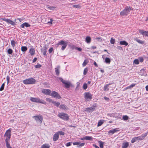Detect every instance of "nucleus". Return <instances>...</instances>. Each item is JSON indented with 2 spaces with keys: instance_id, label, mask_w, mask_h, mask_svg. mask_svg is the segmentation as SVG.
I'll list each match as a JSON object with an SVG mask.
<instances>
[{
  "instance_id": "nucleus-10",
  "label": "nucleus",
  "mask_w": 148,
  "mask_h": 148,
  "mask_svg": "<svg viewBox=\"0 0 148 148\" xmlns=\"http://www.w3.org/2000/svg\"><path fill=\"white\" fill-rule=\"evenodd\" d=\"M2 19L3 21L6 22L7 23H9L12 25L14 26L16 25V23L15 22L12 21L10 19H6L4 18H2Z\"/></svg>"
},
{
  "instance_id": "nucleus-11",
  "label": "nucleus",
  "mask_w": 148,
  "mask_h": 148,
  "mask_svg": "<svg viewBox=\"0 0 148 148\" xmlns=\"http://www.w3.org/2000/svg\"><path fill=\"white\" fill-rule=\"evenodd\" d=\"M51 96H53L54 97L60 99L61 97L59 94L57 92L53 91H52L51 93Z\"/></svg>"
},
{
  "instance_id": "nucleus-15",
  "label": "nucleus",
  "mask_w": 148,
  "mask_h": 148,
  "mask_svg": "<svg viewBox=\"0 0 148 148\" xmlns=\"http://www.w3.org/2000/svg\"><path fill=\"white\" fill-rule=\"evenodd\" d=\"M139 32L143 36H148V31H144L143 30H139Z\"/></svg>"
},
{
  "instance_id": "nucleus-23",
  "label": "nucleus",
  "mask_w": 148,
  "mask_h": 148,
  "mask_svg": "<svg viewBox=\"0 0 148 148\" xmlns=\"http://www.w3.org/2000/svg\"><path fill=\"white\" fill-rule=\"evenodd\" d=\"M120 44L121 45H125V46H127L128 45V43L125 40L121 41L120 42Z\"/></svg>"
},
{
  "instance_id": "nucleus-52",
  "label": "nucleus",
  "mask_w": 148,
  "mask_h": 148,
  "mask_svg": "<svg viewBox=\"0 0 148 148\" xmlns=\"http://www.w3.org/2000/svg\"><path fill=\"white\" fill-rule=\"evenodd\" d=\"M35 66L36 68H39L41 67V65L40 64H37V65H35Z\"/></svg>"
},
{
  "instance_id": "nucleus-14",
  "label": "nucleus",
  "mask_w": 148,
  "mask_h": 148,
  "mask_svg": "<svg viewBox=\"0 0 148 148\" xmlns=\"http://www.w3.org/2000/svg\"><path fill=\"white\" fill-rule=\"evenodd\" d=\"M60 66L59 65L55 69V72H56V74L57 76H58L59 75L60 73Z\"/></svg>"
},
{
  "instance_id": "nucleus-61",
  "label": "nucleus",
  "mask_w": 148,
  "mask_h": 148,
  "mask_svg": "<svg viewBox=\"0 0 148 148\" xmlns=\"http://www.w3.org/2000/svg\"><path fill=\"white\" fill-rule=\"evenodd\" d=\"M93 64H94V65L96 67H98V65L97 64V63H96V62L95 61H94V62L93 63Z\"/></svg>"
},
{
  "instance_id": "nucleus-38",
  "label": "nucleus",
  "mask_w": 148,
  "mask_h": 148,
  "mask_svg": "<svg viewBox=\"0 0 148 148\" xmlns=\"http://www.w3.org/2000/svg\"><path fill=\"white\" fill-rule=\"evenodd\" d=\"M4 86H5V83H3L2 84L1 86V87L0 88V91H2L4 89Z\"/></svg>"
},
{
  "instance_id": "nucleus-30",
  "label": "nucleus",
  "mask_w": 148,
  "mask_h": 148,
  "mask_svg": "<svg viewBox=\"0 0 148 148\" xmlns=\"http://www.w3.org/2000/svg\"><path fill=\"white\" fill-rule=\"evenodd\" d=\"M42 52L43 54L45 56V57L47 56L46 55L47 51L46 49H43L42 51Z\"/></svg>"
},
{
  "instance_id": "nucleus-50",
  "label": "nucleus",
  "mask_w": 148,
  "mask_h": 148,
  "mask_svg": "<svg viewBox=\"0 0 148 148\" xmlns=\"http://www.w3.org/2000/svg\"><path fill=\"white\" fill-rule=\"evenodd\" d=\"M46 100L47 101H49V102H51L52 103V101H52V99L49 98H47L46 99Z\"/></svg>"
},
{
  "instance_id": "nucleus-16",
  "label": "nucleus",
  "mask_w": 148,
  "mask_h": 148,
  "mask_svg": "<svg viewBox=\"0 0 148 148\" xmlns=\"http://www.w3.org/2000/svg\"><path fill=\"white\" fill-rule=\"evenodd\" d=\"M65 85V87L66 88H69L71 86V83L69 82L65 81L63 83Z\"/></svg>"
},
{
  "instance_id": "nucleus-13",
  "label": "nucleus",
  "mask_w": 148,
  "mask_h": 148,
  "mask_svg": "<svg viewBox=\"0 0 148 148\" xmlns=\"http://www.w3.org/2000/svg\"><path fill=\"white\" fill-rule=\"evenodd\" d=\"M119 130L117 129V128L112 129L111 130H109L108 132L109 134H112L114 133L119 131Z\"/></svg>"
},
{
  "instance_id": "nucleus-44",
  "label": "nucleus",
  "mask_w": 148,
  "mask_h": 148,
  "mask_svg": "<svg viewBox=\"0 0 148 148\" xmlns=\"http://www.w3.org/2000/svg\"><path fill=\"white\" fill-rule=\"evenodd\" d=\"M135 84H131L130 86H128L127 88H133V87H134L135 86Z\"/></svg>"
},
{
  "instance_id": "nucleus-31",
  "label": "nucleus",
  "mask_w": 148,
  "mask_h": 148,
  "mask_svg": "<svg viewBox=\"0 0 148 148\" xmlns=\"http://www.w3.org/2000/svg\"><path fill=\"white\" fill-rule=\"evenodd\" d=\"M27 50V48L25 46H22L21 47V50L22 51H25Z\"/></svg>"
},
{
  "instance_id": "nucleus-5",
  "label": "nucleus",
  "mask_w": 148,
  "mask_h": 148,
  "mask_svg": "<svg viewBox=\"0 0 148 148\" xmlns=\"http://www.w3.org/2000/svg\"><path fill=\"white\" fill-rule=\"evenodd\" d=\"M58 116L64 120H68L69 119L68 114L63 112L59 113Z\"/></svg>"
},
{
  "instance_id": "nucleus-57",
  "label": "nucleus",
  "mask_w": 148,
  "mask_h": 148,
  "mask_svg": "<svg viewBox=\"0 0 148 148\" xmlns=\"http://www.w3.org/2000/svg\"><path fill=\"white\" fill-rule=\"evenodd\" d=\"M53 50V48L51 47L49 49V53H51Z\"/></svg>"
},
{
  "instance_id": "nucleus-3",
  "label": "nucleus",
  "mask_w": 148,
  "mask_h": 148,
  "mask_svg": "<svg viewBox=\"0 0 148 148\" xmlns=\"http://www.w3.org/2000/svg\"><path fill=\"white\" fill-rule=\"evenodd\" d=\"M36 82V80L35 79L32 78H30L24 80L23 82L26 84H33L35 83Z\"/></svg>"
},
{
  "instance_id": "nucleus-6",
  "label": "nucleus",
  "mask_w": 148,
  "mask_h": 148,
  "mask_svg": "<svg viewBox=\"0 0 148 148\" xmlns=\"http://www.w3.org/2000/svg\"><path fill=\"white\" fill-rule=\"evenodd\" d=\"M11 131L10 130H8L5 133L4 135L5 136H6V138L5 139V141L6 143V141H7V143H8V140L10 139L11 137L10 134Z\"/></svg>"
},
{
  "instance_id": "nucleus-51",
  "label": "nucleus",
  "mask_w": 148,
  "mask_h": 148,
  "mask_svg": "<svg viewBox=\"0 0 148 148\" xmlns=\"http://www.w3.org/2000/svg\"><path fill=\"white\" fill-rule=\"evenodd\" d=\"M79 143H80V142H77L73 143V144L74 145H78V144H79Z\"/></svg>"
},
{
  "instance_id": "nucleus-4",
  "label": "nucleus",
  "mask_w": 148,
  "mask_h": 148,
  "mask_svg": "<svg viewBox=\"0 0 148 148\" xmlns=\"http://www.w3.org/2000/svg\"><path fill=\"white\" fill-rule=\"evenodd\" d=\"M30 100L33 102L40 103L44 104H45L46 103L45 101L41 100L39 98L31 97Z\"/></svg>"
},
{
  "instance_id": "nucleus-59",
  "label": "nucleus",
  "mask_w": 148,
  "mask_h": 148,
  "mask_svg": "<svg viewBox=\"0 0 148 148\" xmlns=\"http://www.w3.org/2000/svg\"><path fill=\"white\" fill-rule=\"evenodd\" d=\"M77 86L76 87V89L77 90V89H78L79 88H78V87H79V82H77Z\"/></svg>"
},
{
  "instance_id": "nucleus-37",
  "label": "nucleus",
  "mask_w": 148,
  "mask_h": 148,
  "mask_svg": "<svg viewBox=\"0 0 148 148\" xmlns=\"http://www.w3.org/2000/svg\"><path fill=\"white\" fill-rule=\"evenodd\" d=\"M115 40L113 38H111L110 40V43L112 44H114V43Z\"/></svg>"
},
{
  "instance_id": "nucleus-63",
  "label": "nucleus",
  "mask_w": 148,
  "mask_h": 148,
  "mask_svg": "<svg viewBox=\"0 0 148 148\" xmlns=\"http://www.w3.org/2000/svg\"><path fill=\"white\" fill-rule=\"evenodd\" d=\"M93 146L95 147L96 148H99L98 146L96 145L95 144H93Z\"/></svg>"
},
{
  "instance_id": "nucleus-24",
  "label": "nucleus",
  "mask_w": 148,
  "mask_h": 148,
  "mask_svg": "<svg viewBox=\"0 0 148 148\" xmlns=\"http://www.w3.org/2000/svg\"><path fill=\"white\" fill-rule=\"evenodd\" d=\"M129 146V143L128 142L123 143L122 145V148H127Z\"/></svg>"
},
{
  "instance_id": "nucleus-43",
  "label": "nucleus",
  "mask_w": 148,
  "mask_h": 148,
  "mask_svg": "<svg viewBox=\"0 0 148 148\" xmlns=\"http://www.w3.org/2000/svg\"><path fill=\"white\" fill-rule=\"evenodd\" d=\"M123 119L124 120H127L128 119V117L127 115L123 116Z\"/></svg>"
},
{
  "instance_id": "nucleus-54",
  "label": "nucleus",
  "mask_w": 148,
  "mask_h": 148,
  "mask_svg": "<svg viewBox=\"0 0 148 148\" xmlns=\"http://www.w3.org/2000/svg\"><path fill=\"white\" fill-rule=\"evenodd\" d=\"M48 8L49 9H50V10H53L55 8V7H53V6H50L48 7Z\"/></svg>"
},
{
  "instance_id": "nucleus-46",
  "label": "nucleus",
  "mask_w": 148,
  "mask_h": 148,
  "mask_svg": "<svg viewBox=\"0 0 148 148\" xmlns=\"http://www.w3.org/2000/svg\"><path fill=\"white\" fill-rule=\"evenodd\" d=\"M57 133H58L59 135L60 134L61 135H64V133L62 131H59Z\"/></svg>"
},
{
  "instance_id": "nucleus-56",
  "label": "nucleus",
  "mask_w": 148,
  "mask_h": 148,
  "mask_svg": "<svg viewBox=\"0 0 148 148\" xmlns=\"http://www.w3.org/2000/svg\"><path fill=\"white\" fill-rule=\"evenodd\" d=\"M6 79L7 80V84H8L9 82V80H10V77L9 76H7L6 77Z\"/></svg>"
},
{
  "instance_id": "nucleus-22",
  "label": "nucleus",
  "mask_w": 148,
  "mask_h": 148,
  "mask_svg": "<svg viewBox=\"0 0 148 148\" xmlns=\"http://www.w3.org/2000/svg\"><path fill=\"white\" fill-rule=\"evenodd\" d=\"M112 84V83H110L108 84H107L104 87L103 90L104 91H106L109 90L108 87L109 85Z\"/></svg>"
},
{
  "instance_id": "nucleus-64",
  "label": "nucleus",
  "mask_w": 148,
  "mask_h": 148,
  "mask_svg": "<svg viewBox=\"0 0 148 148\" xmlns=\"http://www.w3.org/2000/svg\"><path fill=\"white\" fill-rule=\"evenodd\" d=\"M140 61L141 62H143V58H140Z\"/></svg>"
},
{
  "instance_id": "nucleus-40",
  "label": "nucleus",
  "mask_w": 148,
  "mask_h": 148,
  "mask_svg": "<svg viewBox=\"0 0 148 148\" xmlns=\"http://www.w3.org/2000/svg\"><path fill=\"white\" fill-rule=\"evenodd\" d=\"M83 88L84 90H86L87 88V84H86V83H84V84H83Z\"/></svg>"
},
{
  "instance_id": "nucleus-19",
  "label": "nucleus",
  "mask_w": 148,
  "mask_h": 148,
  "mask_svg": "<svg viewBox=\"0 0 148 148\" xmlns=\"http://www.w3.org/2000/svg\"><path fill=\"white\" fill-rule=\"evenodd\" d=\"M60 108L61 109L64 110H67L68 108L67 107V106L64 104H61L60 107Z\"/></svg>"
},
{
  "instance_id": "nucleus-17",
  "label": "nucleus",
  "mask_w": 148,
  "mask_h": 148,
  "mask_svg": "<svg viewBox=\"0 0 148 148\" xmlns=\"http://www.w3.org/2000/svg\"><path fill=\"white\" fill-rule=\"evenodd\" d=\"M59 137V135L58 133H56L54 134L53 136V140L54 141H56L57 140Z\"/></svg>"
},
{
  "instance_id": "nucleus-9",
  "label": "nucleus",
  "mask_w": 148,
  "mask_h": 148,
  "mask_svg": "<svg viewBox=\"0 0 148 148\" xmlns=\"http://www.w3.org/2000/svg\"><path fill=\"white\" fill-rule=\"evenodd\" d=\"M97 107V104H95L90 107L86 108V110L89 112H93L95 110V108Z\"/></svg>"
},
{
  "instance_id": "nucleus-21",
  "label": "nucleus",
  "mask_w": 148,
  "mask_h": 148,
  "mask_svg": "<svg viewBox=\"0 0 148 148\" xmlns=\"http://www.w3.org/2000/svg\"><path fill=\"white\" fill-rule=\"evenodd\" d=\"M52 103L54 105L57 106V107H58L60 104V103L59 102L55 101H52Z\"/></svg>"
},
{
  "instance_id": "nucleus-27",
  "label": "nucleus",
  "mask_w": 148,
  "mask_h": 148,
  "mask_svg": "<svg viewBox=\"0 0 148 148\" xmlns=\"http://www.w3.org/2000/svg\"><path fill=\"white\" fill-rule=\"evenodd\" d=\"M86 41L87 43H90L91 41V38L89 36H87L86 38Z\"/></svg>"
},
{
  "instance_id": "nucleus-53",
  "label": "nucleus",
  "mask_w": 148,
  "mask_h": 148,
  "mask_svg": "<svg viewBox=\"0 0 148 148\" xmlns=\"http://www.w3.org/2000/svg\"><path fill=\"white\" fill-rule=\"evenodd\" d=\"M72 143V142H69L66 143V146L67 147L71 145V144Z\"/></svg>"
},
{
  "instance_id": "nucleus-34",
  "label": "nucleus",
  "mask_w": 148,
  "mask_h": 148,
  "mask_svg": "<svg viewBox=\"0 0 148 148\" xmlns=\"http://www.w3.org/2000/svg\"><path fill=\"white\" fill-rule=\"evenodd\" d=\"M88 62V61L86 60H85L82 64L83 66H86Z\"/></svg>"
},
{
  "instance_id": "nucleus-60",
  "label": "nucleus",
  "mask_w": 148,
  "mask_h": 148,
  "mask_svg": "<svg viewBox=\"0 0 148 148\" xmlns=\"http://www.w3.org/2000/svg\"><path fill=\"white\" fill-rule=\"evenodd\" d=\"M37 58H35L33 60V62L34 63L37 60Z\"/></svg>"
},
{
  "instance_id": "nucleus-29",
  "label": "nucleus",
  "mask_w": 148,
  "mask_h": 148,
  "mask_svg": "<svg viewBox=\"0 0 148 148\" xmlns=\"http://www.w3.org/2000/svg\"><path fill=\"white\" fill-rule=\"evenodd\" d=\"M50 146L49 145L45 144L42 146L41 148H49Z\"/></svg>"
},
{
  "instance_id": "nucleus-55",
  "label": "nucleus",
  "mask_w": 148,
  "mask_h": 148,
  "mask_svg": "<svg viewBox=\"0 0 148 148\" xmlns=\"http://www.w3.org/2000/svg\"><path fill=\"white\" fill-rule=\"evenodd\" d=\"M59 79L63 83L65 81L61 77H59Z\"/></svg>"
},
{
  "instance_id": "nucleus-47",
  "label": "nucleus",
  "mask_w": 148,
  "mask_h": 148,
  "mask_svg": "<svg viewBox=\"0 0 148 148\" xmlns=\"http://www.w3.org/2000/svg\"><path fill=\"white\" fill-rule=\"evenodd\" d=\"M85 145L84 143H79V144H78V145L77 146V147H82L84 146Z\"/></svg>"
},
{
  "instance_id": "nucleus-26",
  "label": "nucleus",
  "mask_w": 148,
  "mask_h": 148,
  "mask_svg": "<svg viewBox=\"0 0 148 148\" xmlns=\"http://www.w3.org/2000/svg\"><path fill=\"white\" fill-rule=\"evenodd\" d=\"M111 62V60L109 58H106L105 59V62L108 64H110Z\"/></svg>"
},
{
  "instance_id": "nucleus-18",
  "label": "nucleus",
  "mask_w": 148,
  "mask_h": 148,
  "mask_svg": "<svg viewBox=\"0 0 148 148\" xmlns=\"http://www.w3.org/2000/svg\"><path fill=\"white\" fill-rule=\"evenodd\" d=\"M30 26V25L28 23L25 22L21 25V27L22 28H24L25 27H28Z\"/></svg>"
},
{
  "instance_id": "nucleus-28",
  "label": "nucleus",
  "mask_w": 148,
  "mask_h": 148,
  "mask_svg": "<svg viewBox=\"0 0 148 148\" xmlns=\"http://www.w3.org/2000/svg\"><path fill=\"white\" fill-rule=\"evenodd\" d=\"M85 138L86 140L92 141L93 139V138L91 136H85Z\"/></svg>"
},
{
  "instance_id": "nucleus-7",
  "label": "nucleus",
  "mask_w": 148,
  "mask_h": 148,
  "mask_svg": "<svg viewBox=\"0 0 148 148\" xmlns=\"http://www.w3.org/2000/svg\"><path fill=\"white\" fill-rule=\"evenodd\" d=\"M84 98L86 100L89 101L92 99V95L89 92H85L84 94Z\"/></svg>"
},
{
  "instance_id": "nucleus-42",
  "label": "nucleus",
  "mask_w": 148,
  "mask_h": 148,
  "mask_svg": "<svg viewBox=\"0 0 148 148\" xmlns=\"http://www.w3.org/2000/svg\"><path fill=\"white\" fill-rule=\"evenodd\" d=\"M133 63L136 64H138L139 63V61L138 59H135Z\"/></svg>"
},
{
  "instance_id": "nucleus-20",
  "label": "nucleus",
  "mask_w": 148,
  "mask_h": 148,
  "mask_svg": "<svg viewBox=\"0 0 148 148\" xmlns=\"http://www.w3.org/2000/svg\"><path fill=\"white\" fill-rule=\"evenodd\" d=\"M67 44V42L63 40H62L60 41H59L58 43V45H64Z\"/></svg>"
},
{
  "instance_id": "nucleus-49",
  "label": "nucleus",
  "mask_w": 148,
  "mask_h": 148,
  "mask_svg": "<svg viewBox=\"0 0 148 148\" xmlns=\"http://www.w3.org/2000/svg\"><path fill=\"white\" fill-rule=\"evenodd\" d=\"M67 45H63L62 46V47L61 49L62 50H64V49L66 48V47L67 46Z\"/></svg>"
},
{
  "instance_id": "nucleus-48",
  "label": "nucleus",
  "mask_w": 148,
  "mask_h": 148,
  "mask_svg": "<svg viewBox=\"0 0 148 148\" xmlns=\"http://www.w3.org/2000/svg\"><path fill=\"white\" fill-rule=\"evenodd\" d=\"M7 141H6V146L7 148H12L10 145V144L9 143H7Z\"/></svg>"
},
{
  "instance_id": "nucleus-1",
  "label": "nucleus",
  "mask_w": 148,
  "mask_h": 148,
  "mask_svg": "<svg viewBox=\"0 0 148 148\" xmlns=\"http://www.w3.org/2000/svg\"><path fill=\"white\" fill-rule=\"evenodd\" d=\"M132 9V7L127 6L123 11L120 12V15L123 16H126L130 13V11Z\"/></svg>"
},
{
  "instance_id": "nucleus-8",
  "label": "nucleus",
  "mask_w": 148,
  "mask_h": 148,
  "mask_svg": "<svg viewBox=\"0 0 148 148\" xmlns=\"http://www.w3.org/2000/svg\"><path fill=\"white\" fill-rule=\"evenodd\" d=\"M34 118L37 122H39L40 123H42L43 120V117L41 115L34 116L33 117Z\"/></svg>"
},
{
  "instance_id": "nucleus-45",
  "label": "nucleus",
  "mask_w": 148,
  "mask_h": 148,
  "mask_svg": "<svg viewBox=\"0 0 148 148\" xmlns=\"http://www.w3.org/2000/svg\"><path fill=\"white\" fill-rule=\"evenodd\" d=\"M95 38L100 42H102L103 41L101 38L100 37H97Z\"/></svg>"
},
{
  "instance_id": "nucleus-12",
  "label": "nucleus",
  "mask_w": 148,
  "mask_h": 148,
  "mask_svg": "<svg viewBox=\"0 0 148 148\" xmlns=\"http://www.w3.org/2000/svg\"><path fill=\"white\" fill-rule=\"evenodd\" d=\"M42 92L45 95H50L51 91L49 89H43L42 90Z\"/></svg>"
},
{
  "instance_id": "nucleus-41",
  "label": "nucleus",
  "mask_w": 148,
  "mask_h": 148,
  "mask_svg": "<svg viewBox=\"0 0 148 148\" xmlns=\"http://www.w3.org/2000/svg\"><path fill=\"white\" fill-rule=\"evenodd\" d=\"M88 69L87 68H86L84 69V73H83L84 74V75H86V73L88 71Z\"/></svg>"
},
{
  "instance_id": "nucleus-58",
  "label": "nucleus",
  "mask_w": 148,
  "mask_h": 148,
  "mask_svg": "<svg viewBox=\"0 0 148 148\" xmlns=\"http://www.w3.org/2000/svg\"><path fill=\"white\" fill-rule=\"evenodd\" d=\"M73 7L76 8H78L79 7V6L77 5H73Z\"/></svg>"
},
{
  "instance_id": "nucleus-25",
  "label": "nucleus",
  "mask_w": 148,
  "mask_h": 148,
  "mask_svg": "<svg viewBox=\"0 0 148 148\" xmlns=\"http://www.w3.org/2000/svg\"><path fill=\"white\" fill-rule=\"evenodd\" d=\"M29 52L32 55H33L35 54V50L34 49L31 48L29 50Z\"/></svg>"
},
{
  "instance_id": "nucleus-62",
  "label": "nucleus",
  "mask_w": 148,
  "mask_h": 148,
  "mask_svg": "<svg viewBox=\"0 0 148 148\" xmlns=\"http://www.w3.org/2000/svg\"><path fill=\"white\" fill-rule=\"evenodd\" d=\"M117 49H119V50H121L122 49V48L119 46H117Z\"/></svg>"
},
{
  "instance_id": "nucleus-35",
  "label": "nucleus",
  "mask_w": 148,
  "mask_h": 148,
  "mask_svg": "<svg viewBox=\"0 0 148 148\" xmlns=\"http://www.w3.org/2000/svg\"><path fill=\"white\" fill-rule=\"evenodd\" d=\"M103 123V120H100L98 122V124L97 125L98 126H101Z\"/></svg>"
},
{
  "instance_id": "nucleus-2",
  "label": "nucleus",
  "mask_w": 148,
  "mask_h": 148,
  "mask_svg": "<svg viewBox=\"0 0 148 148\" xmlns=\"http://www.w3.org/2000/svg\"><path fill=\"white\" fill-rule=\"evenodd\" d=\"M147 132L144 134H142L141 136L135 137L132 139L131 142L132 143H134L135 141L138 140H143L147 136Z\"/></svg>"
},
{
  "instance_id": "nucleus-36",
  "label": "nucleus",
  "mask_w": 148,
  "mask_h": 148,
  "mask_svg": "<svg viewBox=\"0 0 148 148\" xmlns=\"http://www.w3.org/2000/svg\"><path fill=\"white\" fill-rule=\"evenodd\" d=\"M7 52L9 54H11L13 52V50L11 49H9L7 51Z\"/></svg>"
},
{
  "instance_id": "nucleus-33",
  "label": "nucleus",
  "mask_w": 148,
  "mask_h": 148,
  "mask_svg": "<svg viewBox=\"0 0 148 148\" xmlns=\"http://www.w3.org/2000/svg\"><path fill=\"white\" fill-rule=\"evenodd\" d=\"M11 44L12 47H14L15 46V41L14 40H11Z\"/></svg>"
},
{
  "instance_id": "nucleus-32",
  "label": "nucleus",
  "mask_w": 148,
  "mask_h": 148,
  "mask_svg": "<svg viewBox=\"0 0 148 148\" xmlns=\"http://www.w3.org/2000/svg\"><path fill=\"white\" fill-rule=\"evenodd\" d=\"M135 40L138 43L141 44H143L144 42V41H142L138 39L137 38H136L135 39Z\"/></svg>"
},
{
  "instance_id": "nucleus-39",
  "label": "nucleus",
  "mask_w": 148,
  "mask_h": 148,
  "mask_svg": "<svg viewBox=\"0 0 148 148\" xmlns=\"http://www.w3.org/2000/svg\"><path fill=\"white\" fill-rule=\"evenodd\" d=\"M99 146L101 148H103V142L102 141H99Z\"/></svg>"
}]
</instances>
